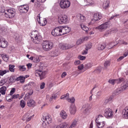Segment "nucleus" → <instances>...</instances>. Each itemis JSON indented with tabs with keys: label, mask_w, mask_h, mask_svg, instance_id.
Returning <instances> with one entry per match:
<instances>
[{
	"label": "nucleus",
	"mask_w": 128,
	"mask_h": 128,
	"mask_svg": "<svg viewBox=\"0 0 128 128\" xmlns=\"http://www.w3.org/2000/svg\"><path fill=\"white\" fill-rule=\"evenodd\" d=\"M60 27L61 36H64V34H68V32H70V30L68 27H64L62 26H60Z\"/></svg>",
	"instance_id": "nucleus-15"
},
{
	"label": "nucleus",
	"mask_w": 128,
	"mask_h": 128,
	"mask_svg": "<svg viewBox=\"0 0 128 128\" xmlns=\"http://www.w3.org/2000/svg\"><path fill=\"white\" fill-rule=\"evenodd\" d=\"M6 86H2L0 88V92L2 94H6Z\"/></svg>",
	"instance_id": "nucleus-37"
},
{
	"label": "nucleus",
	"mask_w": 128,
	"mask_h": 128,
	"mask_svg": "<svg viewBox=\"0 0 128 128\" xmlns=\"http://www.w3.org/2000/svg\"><path fill=\"white\" fill-rule=\"evenodd\" d=\"M84 40H82V38H80L77 40L76 44H77V46L82 44Z\"/></svg>",
	"instance_id": "nucleus-46"
},
{
	"label": "nucleus",
	"mask_w": 128,
	"mask_h": 128,
	"mask_svg": "<svg viewBox=\"0 0 128 128\" xmlns=\"http://www.w3.org/2000/svg\"><path fill=\"white\" fill-rule=\"evenodd\" d=\"M48 24V21L46 20V18H44L43 19V22H40V26H46Z\"/></svg>",
	"instance_id": "nucleus-42"
},
{
	"label": "nucleus",
	"mask_w": 128,
	"mask_h": 128,
	"mask_svg": "<svg viewBox=\"0 0 128 128\" xmlns=\"http://www.w3.org/2000/svg\"><path fill=\"white\" fill-rule=\"evenodd\" d=\"M31 38L34 44H38L42 42V36L40 35L36 30L32 31L31 34Z\"/></svg>",
	"instance_id": "nucleus-2"
},
{
	"label": "nucleus",
	"mask_w": 128,
	"mask_h": 128,
	"mask_svg": "<svg viewBox=\"0 0 128 128\" xmlns=\"http://www.w3.org/2000/svg\"><path fill=\"white\" fill-rule=\"evenodd\" d=\"M20 106H21V108H24L26 106V102H24V100H22L20 102Z\"/></svg>",
	"instance_id": "nucleus-44"
},
{
	"label": "nucleus",
	"mask_w": 128,
	"mask_h": 128,
	"mask_svg": "<svg viewBox=\"0 0 128 128\" xmlns=\"http://www.w3.org/2000/svg\"><path fill=\"white\" fill-rule=\"evenodd\" d=\"M58 22L61 24H68L70 20L66 15H58Z\"/></svg>",
	"instance_id": "nucleus-7"
},
{
	"label": "nucleus",
	"mask_w": 128,
	"mask_h": 128,
	"mask_svg": "<svg viewBox=\"0 0 128 128\" xmlns=\"http://www.w3.org/2000/svg\"><path fill=\"white\" fill-rule=\"evenodd\" d=\"M20 96V94H15L14 95L12 96V100H14V98H18Z\"/></svg>",
	"instance_id": "nucleus-52"
},
{
	"label": "nucleus",
	"mask_w": 128,
	"mask_h": 128,
	"mask_svg": "<svg viewBox=\"0 0 128 128\" xmlns=\"http://www.w3.org/2000/svg\"><path fill=\"white\" fill-rule=\"evenodd\" d=\"M14 92H16V88H12V90H10V96H12V94H14Z\"/></svg>",
	"instance_id": "nucleus-54"
},
{
	"label": "nucleus",
	"mask_w": 128,
	"mask_h": 128,
	"mask_svg": "<svg viewBox=\"0 0 128 128\" xmlns=\"http://www.w3.org/2000/svg\"><path fill=\"white\" fill-rule=\"evenodd\" d=\"M92 108V106L89 104H86L83 105L82 107V111L84 114H86Z\"/></svg>",
	"instance_id": "nucleus-17"
},
{
	"label": "nucleus",
	"mask_w": 128,
	"mask_h": 128,
	"mask_svg": "<svg viewBox=\"0 0 128 128\" xmlns=\"http://www.w3.org/2000/svg\"><path fill=\"white\" fill-rule=\"evenodd\" d=\"M8 42L4 38L0 36V48H6L8 46Z\"/></svg>",
	"instance_id": "nucleus-16"
},
{
	"label": "nucleus",
	"mask_w": 128,
	"mask_h": 128,
	"mask_svg": "<svg viewBox=\"0 0 128 128\" xmlns=\"http://www.w3.org/2000/svg\"><path fill=\"white\" fill-rule=\"evenodd\" d=\"M32 60L34 62H40V58L38 56L32 57Z\"/></svg>",
	"instance_id": "nucleus-36"
},
{
	"label": "nucleus",
	"mask_w": 128,
	"mask_h": 128,
	"mask_svg": "<svg viewBox=\"0 0 128 128\" xmlns=\"http://www.w3.org/2000/svg\"><path fill=\"white\" fill-rule=\"evenodd\" d=\"M92 44H88V45L86 46V49L88 50L92 48Z\"/></svg>",
	"instance_id": "nucleus-56"
},
{
	"label": "nucleus",
	"mask_w": 128,
	"mask_h": 128,
	"mask_svg": "<svg viewBox=\"0 0 128 128\" xmlns=\"http://www.w3.org/2000/svg\"><path fill=\"white\" fill-rule=\"evenodd\" d=\"M102 94V92L101 91H99L97 92L96 96H101Z\"/></svg>",
	"instance_id": "nucleus-62"
},
{
	"label": "nucleus",
	"mask_w": 128,
	"mask_h": 128,
	"mask_svg": "<svg viewBox=\"0 0 128 128\" xmlns=\"http://www.w3.org/2000/svg\"><path fill=\"white\" fill-rule=\"evenodd\" d=\"M122 116L124 118H128V108H126L124 110H122Z\"/></svg>",
	"instance_id": "nucleus-25"
},
{
	"label": "nucleus",
	"mask_w": 128,
	"mask_h": 128,
	"mask_svg": "<svg viewBox=\"0 0 128 128\" xmlns=\"http://www.w3.org/2000/svg\"><path fill=\"white\" fill-rule=\"evenodd\" d=\"M78 70H84V64H80L78 66Z\"/></svg>",
	"instance_id": "nucleus-53"
},
{
	"label": "nucleus",
	"mask_w": 128,
	"mask_h": 128,
	"mask_svg": "<svg viewBox=\"0 0 128 128\" xmlns=\"http://www.w3.org/2000/svg\"><path fill=\"white\" fill-rule=\"evenodd\" d=\"M29 116H30V114L28 113L25 114L23 116V118H22L23 120H28V118Z\"/></svg>",
	"instance_id": "nucleus-48"
},
{
	"label": "nucleus",
	"mask_w": 128,
	"mask_h": 128,
	"mask_svg": "<svg viewBox=\"0 0 128 128\" xmlns=\"http://www.w3.org/2000/svg\"><path fill=\"white\" fill-rule=\"evenodd\" d=\"M88 50L86 48L85 50H84L82 52V54H88Z\"/></svg>",
	"instance_id": "nucleus-59"
},
{
	"label": "nucleus",
	"mask_w": 128,
	"mask_h": 128,
	"mask_svg": "<svg viewBox=\"0 0 128 128\" xmlns=\"http://www.w3.org/2000/svg\"><path fill=\"white\" fill-rule=\"evenodd\" d=\"M14 65H9V70L11 72H14Z\"/></svg>",
	"instance_id": "nucleus-41"
},
{
	"label": "nucleus",
	"mask_w": 128,
	"mask_h": 128,
	"mask_svg": "<svg viewBox=\"0 0 128 128\" xmlns=\"http://www.w3.org/2000/svg\"><path fill=\"white\" fill-rule=\"evenodd\" d=\"M113 98H114V96H111L109 98H108L107 99L105 100L104 102V104H109L110 102H112Z\"/></svg>",
	"instance_id": "nucleus-29"
},
{
	"label": "nucleus",
	"mask_w": 128,
	"mask_h": 128,
	"mask_svg": "<svg viewBox=\"0 0 128 128\" xmlns=\"http://www.w3.org/2000/svg\"><path fill=\"white\" fill-rule=\"evenodd\" d=\"M25 80L26 79H24L23 76H20L19 77L17 78V82L20 80L21 84H24V82Z\"/></svg>",
	"instance_id": "nucleus-35"
},
{
	"label": "nucleus",
	"mask_w": 128,
	"mask_h": 128,
	"mask_svg": "<svg viewBox=\"0 0 128 128\" xmlns=\"http://www.w3.org/2000/svg\"><path fill=\"white\" fill-rule=\"evenodd\" d=\"M77 124H78V121H76V120H74L72 122V124H70L69 128H76V126Z\"/></svg>",
	"instance_id": "nucleus-38"
},
{
	"label": "nucleus",
	"mask_w": 128,
	"mask_h": 128,
	"mask_svg": "<svg viewBox=\"0 0 128 128\" xmlns=\"http://www.w3.org/2000/svg\"><path fill=\"white\" fill-rule=\"evenodd\" d=\"M85 2H86L87 6H90L94 4V2L92 0H86Z\"/></svg>",
	"instance_id": "nucleus-31"
},
{
	"label": "nucleus",
	"mask_w": 128,
	"mask_h": 128,
	"mask_svg": "<svg viewBox=\"0 0 128 128\" xmlns=\"http://www.w3.org/2000/svg\"><path fill=\"white\" fill-rule=\"evenodd\" d=\"M109 26H110V22H106L100 24L98 26L96 27V30H98L100 32H104L108 28Z\"/></svg>",
	"instance_id": "nucleus-11"
},
{
	"label": "nucleus",
	"mask_w": 128,
	"mask_h": 128,
	"mask_svg": "<svg viewBox=\"0 0 128 128\" xmlns=\"http://www.w3.org/2000/svg\"><path fill=\"white\" fill-rule=\"evenodd\" d=\"M66 76V72H64L62 75H61V78H64Z\"/></svg>",
	"instance_id": "nucleus-63"
},
{
	"label": "nucleus",
	"mask_w": 128,
	"mask_h": 128,
	"mask_svg": "<svg viewBox=\"0 0 128 128\" xmlns=\"http://www.w3.org/2000/svg\"><path fill=\"white\" fill-rule=\"evenodd\" d=\"M104 116L107 118H114V112L110 108H106L104 110Z\"/></svg>",
	"instance_id": "nucleus-10"
},
{
	"label": "nucleus",
	"mask_w": 128,
	"mask_h": 128,
	"mask_svg": "<svg viewBox=\"0 0 128 128\" xmlns=\"http://www.w3.org/2000/svg\"><path fill=\"white\" fill-rule=\"evenodd\" d=\"M75 64H80V61L79 60H76L74 62Z\"/></svg>",
	"instance_id": "nucleus-64"
},
{
	"label": "nucleus",
	"mask_w": 128,
	"mask_h": 128,
	"mask_svg": "<svg viewBox=\"0 0 128 128\" xmlns=\"http://www.w3.org/2000/svg\"><path fill=\"white\" fill-rule=\"evenodd\" d=\"M59 46L62 50H68V48H74V46L70 44H64L62 43L59 44Z\"/></svg>",
	"instance_id": "nucleus-18"
},
{
	"label": "nucleus",
	"mask_w": 128,
	"mask_h": 128,
	"mask_svg": "<svg viewBox=\"0 0 128 128\" xmlns=\"http://www.w3.org/2000/svg\"><path fill=\"white\" fill-rule=\"evenodd\" d=\"M124 56H120L118 60V62H120V60H124Z\"/></svg>",
	"instance_id": "nucleus-60"
},
{
	"label": "nucleus",
	"mask_w": 128,
	"mask_h": 128,
	"mask_svg": "<svg viewBox=\"0 0 128 128\" xmlns=\"http://www.w3.org/2000/svg\"><path fill=\"white\" fill-rule=\"evenodd\" d=\"M117 82H119V84H122L121 88H118L116 91V94H120L124 90H126L127 88H128V80L127 79H124V78H119Z\"/></svg>",
	"instance_id": "nucleus-1"
},
{
	"label": "nucleus",
	"mask_w": 128,
	"mask_h": 128,
	"mask_svg": "<svg viewBox=\"0 0 128 128\" xmlns=\"http://www.w3.org/2000/svg\"><path fill=\"white\" fill-rule=\"evenodd\" d=\"M37 20L38 24H40V14H38L37 16Z\"/></svg>",
	"instance_id": "nucleus-55"
},
{
	"label": "nucleus",
	"mask_w": 128,
	"mask_h": 128,
	"mask_svg": "<svg viewBox=\"0 0 128 128\" xmlns=\"http://www.w3.org/2000/svg\"><path fill=\"white\" fill-rule=\"evenodd\" d=\"M56 98H58V96L54 94H53L52 96V98H50V101L52 102V100H56Z\"/></svg>",
	"instance_id": "nucleus-47"
},
{
	"label": "nucleus",
	"mask_w": 128,
	"mask_h": 128,
	"mask_svg": "<svg viewBox=\"0 0 128 128\" xmlns=\"http://www.w3.org/2000/svg\"><path fill=\"white\" fill-rule=\"evenodd\" d=\"M34 84V82H30L29 84L24 86V90H30V88H31Z\"/></svg>",
	"instance_id": "nucleus-23"
},
{
	"label": "nucleus",
	"mask_w": 128,
	"mask_h": 128,
	"mask_svg": "<svg viewBox=\"0 0 128 128\" xmlns=\"http://www.w3.org/2000/svg\"><path fill=\"white\" fill-rule=\"evenodd\" d=\"M106 45L104 44H99L98 47V50H102L106 48Z\"/></svg>",
	"instance_id": "nucleus-30"
},
{
	"label": "nucleus",
	"mask_w": 128,
	"mask_h": 128,
	"mask_svg": "<svg viewBox=\"0 0 128 128\" xmlns=\"http://www.w3.org/2000/svg\"><path fill=\"white\" fill-rule=\"evenodd\" d=\"M26 56L29 60H32V56H30V54H27Z\"/></svg>",
	"instance_id": "nucleus-61"
},
{
	"label": "nucleus",
	"mask_w": 128,
	"mask_h": 128,
	"mask_svg": "<svg viewBox=\"0 0 128 128\" xmlns=\"http://www.w3.org/2000/svg\"><path fill=\"white\" fill-rule=\"evenodd\" d=\"M52 34L54 36H62L60 27H56V28L53 30L52 32Z\"/></svg>",
	"instance_id": "nucleus-14"
},
{
	"label": "nucleus",
	"mask_w": 128,
	"mask_h": 128,
	"mask_svg": "<svg viewBox=\"0 0 128 128\" xmlns=\"http://www.w3.org/2000/svg\"><path fill=\"white\" fill-rule=\"evenodd\" d=\"M80 26H81L82 29L83 30H84V32H88V26H86L84 24H81Z\"/></svg>",
	"instance_id": "nucleus-39"
},
{
	"label": "nucleus",
	"mask_w": 128,
	"mask_h": 128,
	"mask_svg": "<svg viewBox=\"0 0 128 128\" xmlns=\"http://www.w3.org/2000/svg\"><path fill=\"white\" fill-rule=\"evenodd\" d=\"M109 4H110V1L106 0L103 3V8H104L105 10H106V8H108Z\"/></svg>",
	"instance_id": "nucleus-32"
},
{
	"label": "nucleus",
	"mask_w": 128,
	"mask_h": 128,
	"mask_svg": "<svg viewBox=\"0 0 128 128\" xmlns=\"http://www.w3.org/2000/svg\"><path fill=\"white\" fill-rule=\"evenodd\" d=\"M78 58L79 60H86V56H79Z\"/></svg>",
	"instance_id": "nucleus-57"
},
{
	"label": "nucleus",
	"mask_w": 128,
	"mask_h": 128,
	"mask_svg": "<svg viewBox=\"0 0 128 128\" xmlns=\"http://www.w3.org/2000/svg\"><path fill=\"white\" fill-rule=\"evenodd\" d=\"M60 100H66L69 102H71V104H74V102H76V99L72 97L70 98V94L68 93L66 94L65 95H62L60 96Z\"/></svg>",
	"instance_id": "nucleus-12"
},
{
	"label": "nucleus",
	"mask_w": 128,
	"mask_h": 128,
	"mask_svg": "<svg viewBox=\"0 0 128 128\" xmlns=\"http://www.w3.org/2000/svg\"><path fill=\"white\" fill-rule=\"evenodd\" d=\"M102 16V14L100 13H96L94 15V20H100Z\"/></svg>",
	"instance_id": "nucleus-22"
},
{
	"label": "nucleus",
	"mask_w": 128,
	"mask_h": 128,
	"mask_svg": "<svg viewBox=\"0 0 128 128\" xmlns=\"http://www.w3.org/2000/svg\"><path fill=\"white\" fill-rule=\"evenodd\" d=\"M34 74L36 76H40V80L46 78V71L36 70H35Z\"/></svg>",
	"instance_id": "nucleus-8"
},
{
	"label": "nucleus",
	"mask_w": 128,
	"mask_h": 128,
	"mask_svg": "<svg viewBox=\"0 0 128 128\" xmlns=\"http://www.w3.org/2000/svg\"><path fill=\"white\" fill-rule=\"evenodd\" d=\"M77 18L79 19L80 22H84L86 20V18L82 14H78Z\"/></svg>",
	"instance_id": "nucleus-20"
},
{
	"label": "nucleus",
	"mask_w": 128,
	"mask_h": 128,
	"mask_svg": "<svg viewBox=\"0 0 128 128\" xmlns=\"http://www.w3.org/2000/svg\"><path fill=\"white\" fill-rule=\"evenodd\" d=\"M70 112L71 114H74L76 112V108L74 105H72L70 106Z\"/></svg>",
	"instance_id": "nucleus-26"
},
{
	"label": "nucleus",
	"mask_w": 128,
	"mask_h": 128,
	"mask_svg": "<svg viewBox=\"0 0 128 128\" xmlns=\"http://www.w3.org/2000/svg\"><path fill=\"white\" fill-rule=\"evenodd\" d=\"M9 82H18V78H16L14 76H11L9 79Z\"/></svg>",
	"instance_id": "nucleus-33"
},
{
	"label": "nucleus",
	"mask_w": 128,
	"mask_h": 128,
	"mask_svg": "<svg viewBox=\"0 0 128 128\" xmlns=\"http://www.w3.org/2000/svg\"><path fill=\"white\" fill-rule=\"evenodd\" d=\"M110 34V31L108 30V31L106 32H105V34H104V36H108V34Z\"/></svg>",
	"instance_id": "nucleus-58"
},
{
	"label": "nucleus",
	"mask_w": 128,
	"mask_h": 128,
	"mask_svg": "<svg viewBox=\"0 0 128 128\" xmlns=\"http://www.w3.org/2000/svg\"><path fill=\"white\" fill-rule=\"evenodd\" d=\"M50 56H58V53L56 51H52Z\"/></svg>",
	"instance_id": "nucleus-43"
},
{
	"label": "nucleus",
	"mask_w": 128,
	"mask_h": 128,
	"mask_svg": "<svg viewBox=\"0 0 128 128\" xmlns=\"http://www.w3.org/2000/svg\"><path fill=\"white\" fill-rule=\"evenodd\" d=\"M72 74L73 76H78V74H80V70H76L74 71V72H72Z\"/></svg>",
	"instance_id": "nucleus-50"
},
{
	"label": "nucleus",
	"mask_w": 128,
	"mask_h": 128,
	"mask_svg": "<svg viewBox=\"0 0 128 128\" xmlns=\"http://www.w3.org/2000/svg\"><path fill=\"white\" fill-rule=\"evenodd\" d=\"M120 80V78L118 79H115V80H112V79H110L108 82L109 84H119V82H118V81Z\"/></svg>",
	"instance_id": "nucleus-28"
},
{
	"label": "nucleus",
	"mask_w": 128,
	"mask_h": 128,
	"mask_svg": "<svg viewBox=\"0 0 128 128\" xmlns=\"http://www.w3.org/2000/svg\"><path fill=\"white\" fill-rule=\"evenodd\" d=\"M30 8H28V5H22L19 7V11L21 14H26L27 12H28Z\"/></svg>",
	"instance_id": "nucleus-13"
},
{
	"label": "nucleus",
	"mask_w": 128,
	"mask_h": 128,
	"mask_svg": "<svg viewBox=\"0 0 128 128\" xmlns=\"http://www.w3.org/2000/svg\"><path fill=\"white\" fill-rule=\"evenodd\" d=\"M9 72L8 70H0V75L2 76L4 74H6V72Z\"/></svg>",
	"instance_id": "nucleus-45"
},
{
	"label": "nucleus",
	"mask_w": 128,
	"mask_h": 128,
	"mask_svg": "<svg viewBox=\"0 0 128 128\" xmlns=\"http://www.w3.org/2000/svg\"><path fill=\"white\" fill-rule=\"evenodd\" d=\"M95 122H96V126L98 128H104L106 126V122L104 116L102 115H99L96 118Z\"/></svg>",
	"instance_id": "nucleus-3"
},
{
	"label": "nucleus",
	"mask_w": 128,
	"mask_h": 128,
	"mask_svg": "<svg viewBox=\"0 0 128 128\" xmlns=\"http://www.w3.org/2000/svg\"><path fill=\"white\" fill-rule=\"evenodd\" d=\"M4 14L7 18H12L16 16V10L10 8L4 10Z\"/></svg>",
	"instance_id": "nucleus-6"
},
{
	"label": "nucleus",
	"mask_w": 128,
	"mask_h": 128,
	"mask_svg": "<svg viewBox=\"0 0 128 128\" xmlns=\"http://www.w3.org/2000/svg\"><path fill=\"white\" fill-rule=\"evenodd\" d=\"M19 70L21 72H24L26 70V66H24V65L20 66H19Z\"/></svg>",
	"instance_id": "nucleus-40"
},
{
	"label": "nucleus",
	"mask_w": 128,
	"mask_h": 128,
	"mask_svg": "<svg viewBox=\"0 0 128 128\" xmlns=\"http://www.w3.org/2000/svg\"><path fill=\"white\" fill-rule=\"evenodd\" d=\"M108 64L104 65V67H102V66H98L96 70H94V72L96 74H100L102 72V68H104V70L106 69V68L108 66Z\"/></svg>",
	"instance_id": "nucleus-19"
},
{
	"label": "nucleus",
	"mask_w": 128,
	"mask_h": 128,
	"mask_svg": "<svg viewBox=\"0 0 128 128\" xmlns=\"http://www.w3.org/2000/svg\"><path fill=\"white\" fill-rule=\"evenodd\" d=\"M84 70H88V68H92V66L90 64H84Z\"/></svg>",
	"instance_id": "nucleus-49"
},
{
	"label": "nucleus",
	"mask_w": 128,
	"mask_h": 128,
	"mask_svg": "<svg viewBox=\"0 0 128 128\" xmlns=\"http://www.w3.org/2000/svg\"><path fill=\"white\" fill-rule=\"evenodd\" d=\"M60 118H62V120H66V118H68V114L64 110H62L60 113Z\"/></svg>",
	"instance_id": "nucleus-24"
},
{
	"label": "nucleus",
	"mask_w": 128,
	"mask_h": 128,
	"mask_svg": "<svg viewBox=\"0 0 128 128\" xmlns=\"http://www.w3.org/2000/svg\"><path fill=\"white\" fill-rule=\"evenodd\" d=\"M42 120L44 122L42 124V126L44 128H46L48 124H50L52 122V119L50 115L47 114L46 115L43 116Z\"/></svg>",
	"instance_id": "nucleus-4"
},
{
	"label": "nucleus",
	"mask_w": 128,
	"mask_h": 128,
	"mask_svg": "<svg viewBox=\"0 0 128 128\" xmlns=\"http://www.w3.org/2000/svg\"><path fill=\"white\" fill-rule=\"evenodd\" d=\"M68 126V123L64 122L58 126L56 128H66Z\"/></svg>",
	"instance_id": "nucleus-27"
},
{
	"label": "nucleus",
	"mask_w": 128,
	"mask_h": 128,
	"mask_svg": "<svg viewBox=\"0 0 128 128\" xmlns=\"http://www.w3.org/2000/svg\"><path fill=\"white\" fill-rule=\"evenodd\" d=\"M0 56L4 62H8V56L4 54H0Z\"/></svg>",
	"instance_id": "nucleus-34"
},
{
	"label": "nucleus",
	"mask_w": 128,
	"mask_h": 128,
	"mask_svg": "<svg viewBox=\"0 0 128 128\" xmlns=\"http://www.w3.org/2000/svg\"><path fill=\"white\" fill-rule=\"evenodd\" d=\"M27 106L30 108H34L36 106V102L34 100H30L27 102Z\"/></svg>",
	"instance_id": "nucleus-21"
},
{
	"label": "nucleus",
	"mask_w": 128,
	"mask_h": 128,
	"mask_svg": "<svg viewBox=\"0 0 128 128\" xmlns=\"http://www.w3.org/2000/svg\"><path fill=\"white\" fill-rule=\"evenodd\" d=\"M45 86H46V83H44V82H42L40 84V90H44V88Z\"/></svg>",
	"instance_id": "nucleus-51"
},
{
	"label": "nucleus",
	"mask_w": 128,
	"mask_h": 128,
	"mask_svg": "<svg viewBox=\"0 0 128 128\" xmlns=\"http://www.w3.org/2000/svg\"><path fill=\"white\" fill-rule=\"evenodd\" d=\"M42 46L44 52H49V50H50L52 48L54 43L48 41H44L42 43Z\"/></svg>",
	"instance_id": "nucleus-5"
},
{
	"label": "nucleus",
	"mask_w": 128,
	"mask_h": 128,
	"mask_svg": "<svg viewBox=\"0 0 128 128\" xmlns=\"http://www.w3.org/2000/svg\"><path fill=\"white\" fill-rule=\"evenodd\" d=\"M60 6L61 8L63 10L68 8L70 6V2L68 0H62L60 3Z\"/></svg>",
	"instance_id": "nucleus-9"
}]
</instances>
